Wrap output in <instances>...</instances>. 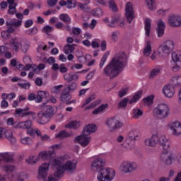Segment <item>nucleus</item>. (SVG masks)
Wrapping results in <instances>:
<instances>
[{"instance_id":"obj_1","label":"nucleus","mask_w":181,"mask_h":181,"mask_svg":"<svg viewBox=\"0 0 181 181\" xmlns=\"http://www.w3.org/2000/svg\"><path fill=\"white\" fill-rule=\"evenodd\" d=\"M127 62V54L124 52L117 53L112 61L103 69V74L105 77H109L110 80H113L118 75L122 69L125 67Z\"/></svg>"},{"instance_id":"obj_2","label":"nucleus","mask_w":181,"mask_h":181,"mask_svg":"<svg viewBox=\"0 0 181 181\" xmlns=\"http://www.w3.org/2000/svg\"><path fill=\"white\" fill-rule=\"evenodd\" d=\"M105 160L100 157H95L90 164V169L94 172L98 170V181H112L115 179V170L105 168Z\"/></svg>"},{"instance_id":"obj_3","label":"nucleus","mask_w":181,"mask_h":181,"mask_svg":"<svg viewBox=\"0 0 181 181\" xmlns=\"http://www.w3.org/2000/svg\"><path fill=\"white\" fill-rule=\"evenodd\" d=\"M78 163L76 160H70L69 154H64L57 157L51 161L52 166L57 170L58 179L62 177V175L67 171L69 173H73L77 169V164Z\"/></svg>"},{"instance_id":"obj_4","label":"nucleus","mask_w":181,"mask_h":181,"mask_svg":"<svg viewBox=\"0 0 181 181\" xmlns=\"http://www.w3.org/2000/svg\"><path fill=\"white\" fill-rule=\"evenodd\" d=\"M42 110L45 112L40 111L37 114V122L40 124V125H46L50 121V118L54 115V109L50 105L47 106L44 104Z\"/></svg>"},{"instance_id":"obj_5","label":"nucleus","mask_w":181,"mask_h":181,"mask_svg":"<svg viewBox=\"0 0 181 181\" xmlns=\"http://www.w3.org/2000/svg\"><path fill=\"white\" fill-rule=\"evenodd\" d=\"M49 163H42L38 169V177L42 179L44 181H57L59 180V174L57 170L54 173L53 175L47 177V172H49Z\"/></svg>"},{"instance_id":"obj_6","label":"nucleus","mask_w":181,"mask_h":181,"mask_svg":"<svg viewBox=\"0 0 181 181\" xmlns=\"http://www.w3.org/2000/svg\"><path fill=\"white\" fill-rule=\"evenodd\" d=\"M175 50V42L170 40H166L158 47V54L160 57H166Z\"/></svg>"},{"instance_id":"obj_7","label":"nucleus","mask_w":181,"mask_h":181,"mask_svg":"<svg viewBox=\"0 0 181 181\" xmlns=\"http://www.w3.org/2000/svg\"><path fill=\"white\" fill-rule=\"evenodd\" d=\"M154 115L159 117L162 119L168 118L170 114V108L165 103L158 104L153 110Z\"/></svg>"},{"instance_id":"obj_8","label":"nucleus","mask_w":181,"mask_h":181,"mask_svg":"<svg viewBox=\"0 0 181 181\" xmlns=\"http://www.w3.org/2000/svg\"><path fill=\"white\" fill-rule=\"evenodd\" d=\"M138 169V164L136 162L130 160L123 161L119 166V170L122 173L127 175V173H132Z\"/></svg>"},{"instance_id":"obj_9","label":"nucleus","mask_w":181,"mask_h":181,"mask_svg":"<svg viewBox=\"0 0 181 181\" xmlns=\"http://www.w3.org/2000/svg\"><path fill=\"white\" fill-rule=\"evenodd\" d=\"M169 153V150H165L162 152L160 159V161L165 165V166H171L173 165V163L176 162V154Z\"/></svg>"},{"instance_id":"obj_10","label":"nucleus","mask_w":181,"mask_h":181,"mask_svg":"<svg viewBox=\"0 0 181 181\" xmlns=\"http://www.w3.org/2000/svg\"><path fill=\"white\" fill-rule=\"evenodd\" d=\"M168 23L171 28H180L181 26V14L171 13L168 16Z\"/></svg>"},{"instance_id":"obj_11","label":"nucleus","mask_w":181,"mask_h":181,"mask_svg":"<svg viewBox=\"0 0 181 181\" xmlns=\"http://www.w3.org/2000/svg\"><path fill=\"white\" fill-rule=\"evenodd\" d=\"M105 124L111 132H114V131H117V129L122 128L123 125L122 122L114 117L107 119L105 122Z\"/></svg>"},{"instance_id":"obj_12","label":"nucleus","mask_w":181,"mask_h":181,"mask_svg":"<svg viewBox=\"0 0 181 181\" xmlns=\"http://www.w3.org/2000/svg\"><path fill=\"white\" fill-rule=\"evenodd\" d=\"M33 123L32 120L28 119L26 121L19 122L16 126H14V128H19L20 129H27V133L30 136H33L34 130L32 129Z\"/></svg>"},{"instance_id":"obj_13","label":"nucleus","mask_w":181,"mask_h":181,"mask_svg":"<svg viewBox=\"0 0 181 181\" xmlns=\"http://www.w3.org/2000/svg\"><path fill=\"white\" fill-rule=\"evenodd\" d=\"M75 141L77 142V144H79L81 146L86 148V146H88L90 142H91V136L83 132L81 135L77 136L75 138Z\"/></svg>"},{"instance_id":"obj_14","label":"nucleus","mask_w":181,"mask_h":181,"mask_svg":"<svg viewBox=\"0 0 181 181\" xmlns=\"http://www.w3.org/2000/svg\"><path fill=\"white\" fill-rule=\"evenodd\" d=\"M125 17L128 23H131L135 18V12L134 11V5L132 3L128 2L125 6Z\"/></svg>"},{"instance_id":"obj_15","label":"nucleus","mask_w":181,"mask_h":181,"mask_svg":"<svg viewBox=\"0 0 181 181\" xmlns=\"http://www.w3.org/2000/svg\"><path fill=\"white\" fill-rule=\"evenodd\" d=\"M168 128L174 136H181V122H171L168 124Z\"/></svg>"},{"instance_id":"obj_16","label":"nucleus","mask_w":181,"mask_h":181,"mask_svg":"<svg viewBox=\"0 0 181 181\" xmlns=\"http://www.w3.org/2000/svg\"><path fill=\"white\" fill-rule=\"evenodd\" d=\"M158 144L160 146H162L163 151H169L170 148V141L165 135L158 134Z\"/></svg>"},{"instance_id":"obj_17","label":"nucleus","mask_w":181,"mask_h":181,"mask_svg":"<svg viewBox=\"0 0 181 181\" xmlns=\"http://www.w3.org/2000/svg\"><path fill=\"white\" fill-rule=\"evenodd\" d=\"M144 144L149 148H155L158 145V134H153L144 140Z\"/></svg>"},{"instance_id":"obj_18","label":"nucleus","mask_w":181,"mask_h":181,"mask_svg":"<svg viewBox=\"0 0 181 181\" xmlns=\"http://www.w3.org/2000/svg\"><path fill=\"white\" fill-rule=\"evenodd\" d=\"M21 40L18 37H13L10 40V47L13 52H19V49H21Z\"/></svg>"},{"instance_id":"obj_19","label":"nucleus","mask_w":181,"mask_h":181,"mask_svg":"<svg viewBox=\"0 0 181 181\" xmlns=\"http://www.w3.org/2000/svg\"><path fill=\"white\" fill-rule=\"evenodd\" d=\"M163 94L167 98H172L175 95V88L172 85H165L163 88Z\"/></svg>"},{"instance_id":"obj_20","label":"nucleus","mask_w":181,"mask_h":181,"mask_svg":"<svg viewBox=\"0 0 181 181\" xmlns=\"http://www.w3.org/2000/svg\"><path fill=\"white\" fill-rule=\"evenodd\" d=\"M165 28H166L165 22L162 19H159L157 21V33L158 37H162L165 34Z\"/></svg>"},{"instance_id":"obj_21","label":"nucleus","mask_w":181,"mask_h":181,"mask_svg":"<svg viewBox=\"0 0 181 181\" xmlns=\"http://www.w3.org/2000/svg\"><path fill=\"white\" fill-rule=\"evenodd\" d=\"M46 68L45 64H40L38 66L36 64H27L25 66V70H33L34 73H39L40 70H44Z\"/></svg>"},{"instance_id":"obj_22","label":"nucleus","mask_w":181,"mask_h":181,"mask_svg":"<svg viewBox=\"0 0 181 181\" xmlns=\"http://www.w3.org/2000/svg\"><path fill=\"white\" fill-rule=\"evenodd\" d=\"M141 138V133L138 130H132L130 131L126 139H130V141H139Z\"/></svg>"},{"instance_id":"obj_23","label":"nucleus","mask_w":181,"mask_h":181,"mask_svg":"<svg viewBox=\"0 0 181 181\" xmlns=\"http://www.w3.org/2000/svg\"><path fill=\"white\" fill-rule=\"evenodd\" d=\"M60 6H66L68 9H73L76 7V1L73 0H61L59 1Z\"/></svg>"},{"instance_id":"obj_24","label":"nucleus","mask_w":181,"mask_h":181,"mask_svg":"<svg viewBox=\"0 0 181 181\" xmlns=\"http://www.w3.org/2000/svg\"><path fill=\"white\" fill-rule=\"evenodd\" d=\"M84 71H77L76 74H66L64 76V80H66L69 83L70 81H76L78 80V73H83Z\"/></svg>"},{"instance_id":"obj_25","label":"nucleus","mask_w":181,"mask_h":181,"mask_svg":"<svg viewBox=\"0 0 181 181\" xmlns=\"http://www.w3.org/2000/svg\"><path fill=\"white\" fill-rule=\"evenodd\" d=\"M71 100V95H70V92L69 91V88H64L62 92L61 100L63 103H68Z\"/></svg>"},{"instance_id":"obj_26","label":"nucleus","mask_w":181,"mask_h":181,"mask_svg":"<svg viewBox=\"0 0 181 181\" xmlns=\"http://www.w3.org/2000/svg\"><path fill=\"white\" fill-rule=\"evenodd\" d=\"M49 95V92L47 91H43L40 90L37 93L36 95V100L35 103H42L43 101V98H47V96Z\"/></svg>"},{"instance_id":"obj_27","label":"nucleus","mask_w":181,"mask_h":181,"mask_svg":"<svg viewBox=\"0 0 181 181\" xmlns=\"http://www.w3.org/2000/svg\"><path fill=\"white\" fill-rule=\"evenodd\" d=\"M73 135L72 133H70L66 130H62L59 133L55 134L56 139H64L66 138H70Z\"/></svg>"},{"instance_id":"obj_28","label":"nucleus","mask_w":181,"mask_h":181,"mask_svg":"<svg viewBox=\"0 0 181 181\" xmlns=\"http://www.w3.org/2000/svg\"><path fill=\"white\" fill-rule=\"evenodd\" d=\"M80 127H81V122L77 120L71 121L65 125V128L69 129H78Z\"/></svg>"},{"instance_id":"obj_29","label":"nucleus","mask_w":181,"mask_h":181,"mask_svg":"<svg viewBox=\"0 0 181 181\" xmlns=\"http://www.w3.org/2000/svg\"><path fill=\"white\" fill-rule=\"evenodd\" d=\"M97 131V126L95 124H88L83 128V132L87 135L93 134Z\"/></svg>"},{"instance_id":"obj_30","label":"nucleus","mask_w":181,"mask_h":181,"mask_svg":"<svg viewBox=\"0 0 181 181\" xmlns=\"http://www.w3.org/2000/svg\"><path fill=\"white\" fill-rule=\"evenodd\" d=\"M145 4L149 11H156L158 9L156 0H145Z\"/></svg>"},{"instance_id":"obj_31","label":"nucleus","mask_w":181,"mask_h":181,"mask_svg":"<svg viewBox=\"0 0 181 181\" xmlns=\"http://www.w3.org/2000/svg\"><path fill=\"white\" fill-rule=\"evenodd\" d=\"M151 22L150 18H146L144 21V30H145V35L147 36V37H149L150 34H151Z\"/></svg>"},{"instance_id":"obj_32","label":"nucleus","mask_w":181,"mask_h":181,"mask_svg":"<svg viewBox=\"0 0 181 181\" xmlns=\"http://www.w3.org/2000/svg\"><path fill=\"white\" fill-rule=\"evenodd\" d=\"M151 45H152V43L151 42V41H147L146 42L145 46H144L143 54L146 57L150 56L151 53H152V46H151Z\"/></svg>"},{"instance_id":"obj_33","label":"nucleus","mask_w":181,"mask_h":181,"mask_svg":"<svg viewBox=\"0 0 181 181\" xmlns=\"http://www.w3.org/2000/svg\"><path fill=\"white\" fill-rule=\"evenodd\" d=\"M160 71H162V66L158 65L155 68H153L149 76V78H155L156 76H158V74H160Z\"/></svg>"},{"instance_id":"obj_34","label":"nucleus","mask_w":181,"mask_h":181,"mask_svg":"<svg viewBox=\"0 0 181 181\" xmlns=\"http://www.w3.org/2000/svg\"><path fill=\"white\" fill-rule=\"evenodd\" d=\"M123 148L131 151L135 148V141L126 138L125 142L123 144Z\"/></svg>"},{"instance_id":"obj_35","label":"nucleus","mask_w":181,"mask_h":181,"mask_svg":"<svg viewBox=\"0 0 181 181\" xmlns=\"http://www.w3.org/2000/svg\"><path fill=\"white\" fill-rule=\"evenodd\" d=\"M4 135L6 138L11 143L15 144L16 139L13 136L12 131L4 129Z\"/></svg>"},{"instance_id":"obj_36","label":"nucleus","mask_w":181,"mask_h":181,"mask_svg":"<svg viewBox=\"0 0 181 181\" xmlns=\"http://www.w3.org/2000/svg\"><path fill=\"white\" fill-rule=\"evenodd\" d=\"M107 108H108V104H107V103L103 104L100 106H99L98 107H97L96 109H95L92 112V114L93 115H97L98 114H101V113L104 112V111H105V110H107Z\"/></svg>"},{"instance_id":"obj_37","label":"nucleus","mask_w":181,"mask_h":181,"mask_svg":"<svg viewBox=\"0 0 181 181\" xmlns=\"http://www.w3.org/2000/svg\"><path fill=\"white\" fill-rule=\"evenodd\" d=\"M25 177H26V174L23 172L16 173L12 175V179L15 181H23L25 180Z\"/></svg>"},{"instance_id":"obj_38","label":"nucleus","mask_w":181,"mask_h":181,"mask_svg":"<svg viewBox=\"0 0 181 181\" xmlns=\"http://www.w3.org/2000/svg\"><path fill=\"white\" fill-rule=\"evenodd\" d=\"M132 112V118L134 119H139V117H142V115H144V112L142 110L138 107L133 109Z\"/></svg>"},{"instance_id":"obj_39","label":"nucleus","mask_w":181,"mask_h":181,"mask_svg":"<svg viewBox=\"0 0 181 181\" xmlns=\"http://www.w3.org/2000/svg\"><path fill=\"white\" fill-rule=\"evenodd\" d=\"M50 156H52V152L50 151H41L37 156L39 160H40V159H42V160H46V159L50 158Z\"/></svg>"},{"instance_id":"obj_40","label":"nucleus","mask_w":181,"mask_h":181,"mask_svg":"<svg viewBox=\"0 0 181 181\" xmlns=\"http://www.w3.org/2000/svg\"><path fill=\"white\" fill-rule=\"evenodd\" d=\"M97 25V21L95 19H93L91 23L88 24V23H83L82 24V29H94L95 28V25Z\"/></svg>"},{"instance_id":"obj_41","label":"nucleus","mask_w":181,"mask_h":181,"mask_svg":"<svg viewBox=\"0 0 181 181\" xmlns=\"http://www.w3.org/2000/svg\"><path fill=\"white\" fill-rule=\"evenodd\" d=\"M171 83L173 86L175 87L181 86V76H175L171 78Z\"/></svg>"},{"instance_id":"obj_42","label":"nucleus","mask_w":181,"mask_h":181,"mask_svg":"<svg viewBox=\"0 0 181 181\" xmlns=\"http://www.w3.org/2000/svg\"><path fill=\"white\" fill-rule=\"evenodd\" d=\"M1 158L5 162L11 163L13 160V154L11 153H4L1 154Z\"/></svg>"},{"instance_id":"obj_43","label":"nucleus","mask_w":181,"mask_h":181,"mask_svg":"<svg viewBox=\"0 0 181 181\" xmlns=\"http://www.w3.org/2000/svg\"><path fill=\"white\" fill-rule=\"evenodd\" d=\"M172 59L174 63L181 62V51H177L172 54Z\"/></svg>"},{"instance_id":"obj_44","label":"nucleus","mask_w":181,"mask_h":181,"mask_svg":"<svg viewBox=\"0 0 181 181\" xmlns=\"http://www.w3.org/2000/svg\"><path fill=\"white\" fill-rule=\"evenodd\" d=\"M39 158L35 156H30L26 160L25 162L28 163V165H35V163H37L39 162Z\"/></svg>"},{"instance_id":"obj_45","label":"nucleus","mask_w":181,"mask_h":181,"mask_svg":"<svg viewBox=\"0 0 181 181\" xmlns=\"http://www.w3.org/2000/svg\"><path fill=\"white\" fill-rule=\"evenodd\" d=\"M2 170H4V172H6V173H11L12 172H15L16 170V168L13 167L11 165L6 164L2 166L1 168Z\"/></svg>"},{"instance_id":"obj_46","label":"nucleus","mask_w":181,"mask_h":181,"mask_svg":"<svg viewBox=\"0 0 181 181\" xmlns=\"http://www.w3.org/2000/svg\"><path fill=\"white\" fill-rule=\"evenodd\" d=\"M20 142L22 144V145H26L27 146H29L33 144V140H32L30 137L27 136L21 138L20 139Z\"/></svg>"},{"instance_id":"obj_47","label":"nucleus","mask_w":181,"mask_h":181,"mask_svg":"<svg viewBox=\"0 0 181 181\" xmlns=\"http://www.w3.org/2000/svg\"><path fill=\"white\" fill-rule=\"evenodd\" d=\"M62 88H63V85H58V86H54L51 89L52 94H54V95H59V94L62 93Z\"/></svg>"},{"instance_id":"obj_48","label":"nucleus","mask_w":181,"mask_h":181,"mask_svg":"<svg viewBox=\"0 0 181 181\" xmlns=\"http://www.w3.org/2000/svg\"><path fill=\"white\" fill-rule=\"evenodd\" d=\"M107 5L109 6L110 9L112 11V12H118V6H117L115 1L110 0L107 1Z\"/></svg>"},{"instance_id":"obj_49","label":"nucleus","mask_w":181,"mask_h":181,"mask_svg":"<svg viewBox=\"0 0 181 181\" xmlns=\"http://www.w3.org/2000/svg\"><path fill=\"white\" fill-rule=\"evenodd\" d=\"M91 15L93 16H95L96 18H100V16H103V9L100 8H96L95 9H93L90 11Z\"/></svg>"},{"instance_id":"obj_50","label":"nucleus","mask_w":181,"mask_h":181,"mask_svg":"<svg viewBox=\"0 0 181 181\" xmlns=\"http://www.w3.org/2000/svg\"><path fill=\"white\" fill-rule=\"evenodd\" d=\"M141 95H142V90L136 93L133 98L129 101V104H134V103H136V101L141 98Z\"/></svg>"},{"instance_id":"obj_51","label":"nucleus","mask_w":181,"mask_h":181,"mask_svg":"<svg viewBox=\"0 0 181 181\" xmlns=\"http://www.w3.org/2000/svg\"><path fill=\"white\" fill-rule=\"evenodd\" d=\"M37 28L33 27L25 30V35H29L30 36H33V35H37Z\"/></svg>"},{"instance_id":"obj_52","label":"nucleus","mask_w":181,"mask_h":181,"mask_svg":"<svg viewBox=\"0 0 181 181\" xmlns=\"http://www.w3.org/2000/svg\"><path fill=\"white\" fill-rule=\"evenodd\" d=\"M155 98V96L153 95H151L150 96H148L147 98L144 99V103L146 105H152L153 104V100Z\"/></svg>"},{"instance_id":"obj_53","label":"nucleus","mask_w":181,"mask_h":181,"mask_svg":"<svg viewBox=\"0 0 181 181\" xmlns=\"http://www.w3.org/2000/svg\"><path fill=\"white\" fill-rule=\"evenodd\" d=\"M74 50V47L73 45H67L64 47V53L65 54H70V53H73Z\"/></svg>"},{"instance_id":"obj_54","label":"nucleus","mask_w":181,"mask_h":181,"mask_svg":"<svg viewBox=\"0 0 181 181\" xmlns=\"http://www.w3.org/2000/svg\"><path fill=\"white\" fill-rule=\"evenodd\" d=\"M95 100V95H91L89 98H88L85 102L82 104L81 108H84L86 105H88V104H90L91 101H94Z\"/></svg>"},{"instance_id":"obj_55","label":"nucleus","mask_w":181,"mask_h":181,"mask_svg":"<svg viewBox=\"0 0 181 181\" xmlns=\"http://www.w3.org/2000/svg\"><path fill=\"white\" fill-rule=\"evenodd\" d=\"M59 19L62 21V22H64V23H69L70 21H71V18H70V16L69 15L62 13L59 16Z\"/></svg>"},{"instance_id":"obj_56","label":"nucleus","mask_w":181,"mask_h":181,"mask_svg":"<svg viewBox=\"0 0 181 181\" xmlns=\"http://www.w3.org/2000/svg\"><path fill=\"white\" fill-rule=\"evenodd\" d=\"M117 25L119 28H125L127 26V22L125 21V18L117 17Z\"/></svg>"},{"instance_id":"obj_57","label":"nucleus","mask_w":181,"mask_h":181,"mask_svg":"<svg viewBox=\"0 0 181 181\" xmlns=\"http://www.w3.org/2000/svg\"><path fill=\"white\" fill-rule=\"evenodd\" d=\"M53 30H54V28L50 25H45L42 29L43 33H46V35H49V33H52Z\"/></svg>"},{"instance_id":"obj_58","label":"nucleus","mask_w":181,"mask_h":181,"mask_svg":"<svg viewBox=\"0 0 181 181\" xmlns=\"http://www.w3.org/2000/svg\"><path fill=\"white\" fill-rule=\"evenodd\" d=\"M120 33L119 30H115L112 33L111 35V40L113 42H117L118 40V37H119Z\"/></svg>"},{"instance_id":"obj_59","label":"nucleus","mask_w":181,"mask_h":181,"mask_svg":"<svg viewBox=\"0 0 181 181\" xmlns=\"http://www.w3.org/2000/svg\"><path fill=\"white\" fill-rule=\"evenodd\" d=\"M158 16L160 18H165L166 16V13H168V9L160 8L156 11Z\"/></svg>"},{"instance_id":"obj_60","label":"nucleus","mask_w":181,"mask_h":181,"mask_svg":"<svg viewBox=\"0 0 181 181\" xmlns=\"http://www.w3.org/2000/svg\"><path fill=\"white\" fill-rule=\"evenodd\" d=\"M107 59H108V53L105 54L102 57L100 62L99 64L100 69H103V67H104L105 62H107Z\"/></svg>"},{"instance_id":"obj_61","label":"nucleus","mask_w":181,"mask_h":181,"mask_svg":"<svg viewBox=\"0 0 181 181\" xmlns=\"http://www.w3.org/2000/svg\"><path fill=\"white\" fill-rule=\"evenodd\" d=\"M129 101V100H128V98H127L122 99L118 105L119 108H125V107H127V105L128 104Z\"/></svg>"},{"instance_id":"obj_62","label":"nucleus","mask_w":181,"mask_h":181,"mask_svg":"<svg viewBox=\"0 0 181 181\" xmlns=\"http://www.w3.org/2000/svg\"><path fill=\"white\" fill-rule=\"evenodd\" d=\"M117 24H118V17L112 18V21L108 23V26H110V28H115Z\"/></svg>"},{"instance_id":"obj_63","label":"nucleus","mask_w":181,"mask_h":181,"mask_svg":"<svg viewBox=\"0 0 181 181\" xmlns=\"http://www.w3.org/2000/svg\"><path fill=\"white\" fill-rule=\"evenodd\" d=\"M8 15H15L16 13V6H8Z\"/></svg>"},{"instance_id":"obj_64","label":"nucleus","mask_w":181,"mask_h":181,"mask_svg":"<svg viewBox=\"0 0 181 181\" xmlns=\"http://www.w3.org/2000/svg\"><path fill=\"white\" fill-rule=\"evenodd\" d=\"M179 69H181V62H175V66H173L171 67V69L173 71H179Z\"/></svg>"}]
</instances>
